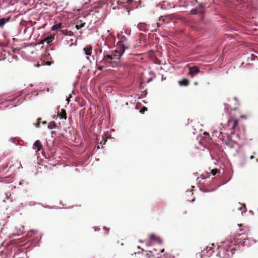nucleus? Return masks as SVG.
<instances>
[{
  "mask_svg": "<svg viewBox=\"0 0 258 258\" xmlns=\"http://www.w3.org/2000/svg\"><path fill=\"white\" fill-rule=\"evenodd\" d=\"M190 13L192 14H194V15H196L197 13V11L195 9H191L190 10Z\"/></svg>",
  "mask_w": 258,
  "mask_h": 258,
  "instance_id": "aec40b11",
  "label": "nucleus"
},
{
  "mask_svg": "<svg viewBox=\"0 0 258 258\" xmlns=\"http://www.w3.org/2000/svg\"><path fill=\"white\" fill-rule=\"evenodd\" d=\"M54 39V35H51L47 37L46 38H44L43 40H42L40 42V44H43L44 42H46L47 43H49L51 42Z\"/></svg>",
  "mask_w": 258,
  "mask_h": 258,
  "instance_id": "0eeeda50",
  "label": "nucleus"
},
{
  "mask_svg": "<svg viewBox=\"0 0 258 258\" xmlns=\"http://www.w3.org/2000/svg\"><path fill=\"white\" fill-rule=\"evenodd\" d=\"M157 24L158 26L159 27V23H157Z\"/></svg>",
  "mask_w": 258,
  "mask_h": 258,
  "instance_id": "72a5a7b5",
  "label": "nucleus"
},
{
  "mask_svg": "<svg viewBox=\"0 0 258 258\" xmlns=\"http://www.w3.org/2000/svg\"><path fill=\"white\" fill-rule=\"evenodd\" d=\"M62 31V33H63V34H64V35H67V33L66 32H64V30H62V31Z\"/></svg>",
  "mask_w": 258,
  "mask_h": 258,
  "instance_id": "cd10ccee",
  "label": "nucleus"
},
{
  "mask_svg": "<svg viewBox=\"0 0 258 258\" xmlns=\"http://www.w3.org/2000/svg\"><path fill=\"white\" fill-rule=\"evenodd\" d=\"M57 127L56 124L54 121H52L49 123L48 125V128L49 129L55 128Z\"/></svg>",
  "mask_w": 258,
  "mask_h": 258,
  "instance_id": "4468645a",
  "label": "nucleus"
},
{
  "mask_svg": "<svg viewBox=\"0 0 258 258\" xmlns=\"http://www.w3.org/2000/svg\"><path fill=\"white\" fill-rule=\"evenodd\" d=\"M199 7L200 8H204V7H205V5L203 3H200V4H199Z\"/></svg>",
  "mask_w": 258,
  "mask_h": 258,
  "instance_id": "5701e85b",
  "label": "nucleus"
},
{
  "mask_svg": "<svg viewBox=\"0 0 258 258\" xmlns=\"http://www.w3.org/2000/svg\"><path fill=\"white\" fill-rule=\"evenodd\" d=\"M62 27V23H59L53 25L51 28V30L54 31L57 29H60Z\"/></svg>",
  "mask_w": 258,
  "mask_h": 258,
  "instance_id": "f8f14e48",
  "label": "nucleus"
},
{
  "mask_svg": "<svg viewBox=\"0 0 258 258\" xmlns=\"http://www.w3.org/2000/svg\"><path fill=\"white\" fill-rule=\"evenodd\" d=\"M157 238H158L154 234H151L150 236V239L153 241H156Z\"/></svg>",
  "mask_w": 258,
  "mask_h": 258,
  "instance_id": "a211bd4d",
  "label": "nucleus"
},
{
  "mask_svg": "<svg viewBox=\"0 0 258 258\" xmlns=\"http://www.w3.org/2000/svg\"><path fill=\"white\" fill-rule=\"evenodd\" d=\"M56 134V132L55 131H52L51 132V135H52V136L53 137V135H55Z\"/></svg>",
  "mask_w": 258,
  "mask_h": 258,
  "instance_id": "393cba45",
  "label": "nucleus"
},
{
  "mask_svg": "<svg viewBox=\"0 0 258 258\" xmlns=\"http://www.w3.org/2000/svg\"><path fill=\"white\" fill-rule=\"evenodd\" d=\"M195 201V199L194 198L193 199L191 200V201Z\"/></svg>",
  "mask_w": 258,
  "mask_h": 258,
  "instance_id": "473e14b6",
  "label": "nucleus"
},
{
  "mask_svg": "<svg viewBox=\"0 0 258 258\" xmlns=\"http://www.w3.org/2000/svg\"><path fill=\"white\" fill-rule=\"evenodd\" d=\"M201 176L202 177V178H205V177L204 176V175H201Z\"/></svg>",
  "mask_w": 258,
  "mask_h": 258,
  "instance_id": "2f4dec72",
  "label": "nucleus"
},
{
  "mask_svg": "<svg viewBox=\"0 0 258 258\" xmlns=\"http://www.w3.org/2000/svg\"><path fill=\"white\" fill-rule=\"evenodd\" d=\"M103 229L105 230H107L108 231H109V228H107V227H103Z\"/></svg>",
  "mask_w": 258,
  "mask_h": 258,
  "instance_id": "bb28decb",
  "label": "nucleus"
},
{
  "mask_svg": "<svg viewBox=\"0 0 258 258\" xmlns=\"http://www.w3.org/2000/svg\"><path fill=\"white\" fill-rule=\"evenodd\" d=\"M83 50L86 55L91 56L92 53V46L91 45H88L84 48Z\"/></svg>",
  "mask_w": 258,
  "mask_h": 258,
  "instance_id": "39448f33",
  "label": "nucleus"
},
{
  "mask_svg": "<svg viewBox=\"0 0 258 258\" xmlns=\"http://www.w3.org/2000/svg\"><path fill=\"white\" fill-rule=\"evenodd\" d=\"M42 123H43V124H46V121H43V122H42Z\"/></svg>",
  "mask_w": 258,
  "mask_h": 258,
  "instance_id": "c756f323",
  "label": "nucleus"
},
{
  "mask_svg": "<svg viewBox=\"0 0 258 258\" xmlns=\"http://www.w3.org/2000/svg\"><path fill=\"white\" fill-rule=\"evenodd\" d=\"M145 25L144 23H140L138 25V27L140 30L144 31Z\"/></svg>",
  "mask_w": 258,
  "mask_h": 258,
  "instance_id": "dca6fc26",
  "label": "nucleus"
},
{
  "mask_svg": "<svg viewBox=\"0 0 258 258\" xmlns=\"http://www.w3.org/2000/svg\"><path fill=\"white\" fill-rule=\"evenodd\" d=\"M219 255L221 258H228L229 257L228 250L225 248H220L219 251Z\"/></svg>",
  "mask_w": 258,
  "mask_h": 258,
  "instance_id": "20e7f679",
  "label": "nucleus"
},
{
  "mask_svg": "<svg viewBox=\"0 0 258 258\" xmlns=\"http://www.w3.org/2000/svg\"><path fill=\"white\" fill-rule=\"evenodd\" d=\"M139 258H149V256L147 254V253L145 254H143Z\"/></svg>",
  "mask_w": 258,
  "mask_h": 258,
  "instance_id": "412c9836",
  "label": "nucleus"
},
{
  "mask_svg": "<svg viewBox=\"0 0 258 258\" xmlns=\"http://www.w3.org/2000/svg\"><path fill=\"white\" fill-rule=\"evenodd\" d=\"M186 192L189 193V194H191V195H193V193H191V192H188V191H186Z\"/></svg>",
  "mask_w": 258,
  "mask_h": 258,
  "instance_id": "c85d7f7f",
  "label": "nucleus"
},
{
  "mask_svg": "<svg viewBox=\"0 0 258 258\" xmlns=\"http://www.w3.org/2000/svg\"><path fill=\"white\" fill-rule=\"evenodd\" d=\"M10 20V17L3 18L0 19V27H3L7 22H8Z\"/></svg>",
  "mask_w": 258,
  "mask_h": 258,
  "instance_id": "9d476101",
  "label": "nucleus"
},
{
  "mask_svg": "<svg viewBox=\"0 0 258 258\" xmlns=\"http://www.w3.org/2000/svg\"><path fill=\"white\" fill-rule=\"evenodd\" d=\"M225 145H227L230 148H233L234 145V142L232 141V140L229 139L227 142H225Z\"/></svg>",
  "mask_w": 258,
  "mask_h": 258,
  "instance_id": "ddd939ff",
  "label": "nucleus"
},
{
  "mask_svg": "<svg viewBox=\"0 0 258 258\" xmlns=\"http://www.w3.org/2000/svg\"><path fill=\"white\" fill-rule=\"evenodd\" d=\"M41 118H38L37 119V122L39 123H40V121H41Z\"/></svg>",
  "mask_w": 258,
  "mask_h": 258,
  "instance_id": "a878e982",
  "label": "nucleus"
},
{
  "mask_svg": "<svg viewBox=\"0 0 258 258\" xmlns=\"http://www.w3.org/2000/svg\"><path fill=\"white\" fill-rule=\"evenodd\" d=\"M241 118H245V117L244 116H243V115H241Z\"/></svg>",
  "mask_w": 258,
  "mask_h": 258,
  "instance_id": "7c9ffc66",
  "label": "nucleus"
},
{
  "mask_svg": "<svg viewBox=\"0 0 258 258\" xmlns=\"http://www.w3.org/2000/svg\"><path fill=\"white\" fill-rule=\"evenodd\" d=\"M239 120L237 119L234 120H229L228 121V126L230 128L231 134H234L236 129L238 127Z\"/></svg>",
  "mask_w": 258,
  "mask_h": 258,
  "instance_id": "f03ea898",
  "label": "nucleus"
},
{
  "mask_svg": "<svg viewBox=\"0 0 258 258\" xmlns=\"http://www.w3.org/2000/svg\"><path fill=\"white\" fill-rule=\"evenodd\" d=\"M40 123H38V122H37V123L35 124L36 127H39L40 126Z\"/></svg>",
  "mask_w": 258,
  "mask_h": 258,
  "instance_id": "b1692460",
  "label": "nucleus"
},
{
  "mask_svg": "<svg viewBox=\"0 0 258 258\" xmlns=\"http://www.w3.org/2000/svg\"><path fill=\"white\" fill-rule=\"evenodd\" d=\"M117 49L111 54L104 55L103 59L99 62L98 70H102L104 68L111 67L117 68L121 66V56L123 53L130 54V48L127 39L125 36L121 37L117 43Z\"/></svg>",
  "mask_w": 258,
  "mask_h": 258,
  "instance_id": "f257e3e1",
  "label": "nucleus"
},
{
  "mask_svg": "<svg viewBox=\"0 0 258 258\" xmlns=\"http://www.w3.org/2000/svg\"><path fill=\"white\" fill-rule=\"evenodd\" d=\"M85 25V23H81L80 24H77L75 26V27L77 30H79V29H81L82 28L84 27Z\"/></svg>",
  "mask_w": 258,
  "mask_h": 258,
  "instance_id": "2eb2a0df",
  "label": "nucleus"
},
{
  "mask_svg": "<svg viewBox=\"0 0 258 258\" xmlns=\"http://www.w3.org/2000/svg\"><path fill=\"white\" fill-rule=\"evenodd\" d=\"M57 115L60 119H67V113L64 109H61L60 112H58Z\"/></svg>",
  "mask_w": 258,
  "mask_h": 258,
  "instance_id": "6e6552de",
  "label": "nucleus"
},
{
  "mask_svg": "<svg viewBox=\"0 0 258 258\" xmlns=\"http://www.w3.org/2000/svg\"><path fill=\"white\" fill-rule=\"evenodd\" d=\"M179 84L181 86H188L189 84V81L186 79H184L182 80L179 81Z\"/></svg>",
  "mask_w": 258,
  "mask_h": 258,
  "instance_id": "9b49d317",
  "label": "nucleus"
},
{
  "mask_svg": "<svg viewBox=\"0 0 258 258\" xmlns=\"http://www.w3.org/2000/svg\"><path fill=\"white\" fill-rule=\"evenodd\" d=\"M147 110V108L145 107H144L141 110H140V112L141 113H144L145 111Z\"/></svg>",
  "mask_w": 258,
  "mask_h": 258,
  "instance_id": "4be33fe9",
  "label": "nucleus"
},
{
  "mask_svg": "<svg viewBox=\"0 0 258 258\" xmlns=\"http://www.w3.org/2000/svg\"><path fill=\"white\" fill-rule=\"evenodd\" d=\"M208 176H210V174H209V173H208Z\"/></svg>",
  "mask_w": 258,
  "mask_h": 258,
  "instance_id": "f704fd0d",
  "label": "nucleus"
},
{
  "mask_svg": "<svg viewBox=\"0 0 258 258\" xmlns=\"http://www.w3.org/2000/svg\"><path fill=\"white\" fill-rule=\"evenodd\" d=\"M200 72L199 68L197 66L189 67V72L188 75L190 76L191 78L197 75Z\"/></svg>",
  "mask_w": 258,
  "mask_h": 258,
  "instance_id": "7ed1b4c3",
  "label": "nucleus"
},
{
  "mask_svg": "<svg viewBox=\"0 0 258 258\" xmlns=\"http://www.w3.org/2000/svg\"><path fill=\"white\" fill-rule=\"evenodd\" d=\"M218 172H219V170L217 169H214L211 171V173L213 175H215Z\"/></svg>",
  "mask_w": 258,
  "mask_h": 258,
  "instance_id": "f3484780",
  "label": "nucleus"
},
{
  "mask_svg": "<svg viewBox=\"0 0 258 258\" xmlns=\"http://www.w3.org/2000/svg\"><path fill=\"white\" fill-rule=\"evenodd\" d=\"M33 149H37L36 152L39 151L41 149H42V145L41 143L39 140L36 141L33 144Z\"/></svg>",
  "mask_w": 258,
  "mask_h": 258,
  "instance_id": "423d86ee",
  "label": "nucleus"
},
{
  "mask_svg": "<svg viewBox=\"0 0 258 258\" xmlns=\"http://www.w3.org/2000/svg\"><path fill=\"white\" fill-rule=\"evenodd\" d=\"M147 254L149 256V258H155L154 255L151 251H149V252L147 253Z\"/></svg>",
  "mask_w": 258,
  "mask_h": 258,
  "instance_id": "6ab92c4d",
  "label": "nucleus"
},
{
  "mask_svg": "<svg viewBox=\"0 0 258 258\" xmlns=\"http://www.w3.org/2000/svg\"><path fill=\"white\" fill-rule=\"evenodd\" d=\"M246 235L244 234V233H242V234H239L237 236H236V239H237V242L238 243H240L241 241H238L239 240H245L246 239Z\"/></svg>",
  "mask_w": 258,
  "mask_h": 258,
  "instance_id": "1a4fd4ad",
  "label": "nucleus"
}]
</instances>
